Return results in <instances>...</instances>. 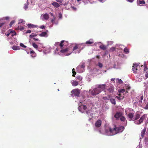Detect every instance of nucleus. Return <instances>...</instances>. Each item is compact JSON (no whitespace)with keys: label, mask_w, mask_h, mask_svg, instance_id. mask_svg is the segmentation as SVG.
Listing matches in <instances>:
<instances>
[{"label":"nucleus","mask_w":148,"mask_h":148,"mask_svg":"<svg viewBox=\"0 0 148 148\" xmlns=\"http://www.w3.org/2000/svg\"><path fill=\"white\" fill-rule=\"evenodd\" d=\"M124 129V127L123 126H119L118 127H116L114 125L113 129L109 128V131L112 134L111 135H112L122 132Z\"/></svg>","instance_id":"nucleus-1"},{"label":"nucleus","mask_w":148,"mask_h":148,"mask_svg":"<svg viewBox=\"0 0 148 148\" xmlns=\"http://www.w3.org/2000/svg\"><path fill=\"white\" fill-rule=\"evenodd\" d=\"M60 52L65 56H68L72 53V48L71 47H68L64 49H61Z\"/></svg>","instance_id":"nucleus-2"},{"label":"nucleus","mask_w":148,"mask_h":148,"mask_svg":"<svg viewBox=\"0 0 148 148\" xmlns=\"http://www.w3.org/2000/svg\"><path fill=\"white\" fill-rule=\"evenodd\" d=\"M147 114H143L142 116L141 117L139 120H137L136 121H135L134 122L137 125L140 124L142 123L143 122V120L147 118Z\"/></svg>","instance_id":"nucleus-3"},{"label":"nucleus","mask_w":148,"mask_h":148,"mask_svg":"<svg viewBox=\"0 0 148 148\" xmlns=\"http://www.w3.org/2000/svg\"><path fill=\"white\" fill-rule=\"evenodd\" d=\"M83 45L82 44H76L74 47H73V49H72V51H74L76 49H80L78 52L79 53L81 50L83 49Z\"/></svg>","instance_id":"nucleus-4"},{"label":"nucleus","mask_w":148,"mask_h":148,"mask_svg":"<svg viewBox=\"0 0 148 148\" xmlns=\"http://www.w3.org/2000/svg\"><path fill=\"white\" fill-rule=\"evenodd\" d=\"M114 87L113 85H111L110 87H109L108 88H106L104 90V92H108L110 93H112L114 91Z\"/></svg>","instance_id":"nucleus-5"},{"label":"nucleus","mask_w":148,"mask_h":148,"mask_svg":"<svg viewBox=\"0 0 148 148\" xmlns=\"http://www.w3.org/2000/svg\"><path fill=\"white\" fill-rule=\"evenodd\" d=\"M101 91V90L99 88H94L93 90L91 92V93L92 95H96L99 94Z\"/></svg>","instance_id":"nucleus-6"},{"label":"nucleus","mask_w":148,"mask_h":148,"mask_svg":"<svg viewBox=\"0 0 148 148\" xmlns=\"http://www.w3.org/2000/svg\"><path fill=\"white\" fill-rule=\"evenodd\" d=\"M72 94L74 95L75 96L79 97L80 93V92L79 90L77 89H75L73 90L71 92Z\"/></svg>","instance_id":"nucleus-7"},{"label":"nucleus","mask_w":148,"mask_h":148,"mask_svg":"<svg viewBox=\"0 0 148 148\" xmlns=\"http://www.w3.org/2000/svg\"><path fill=\"white\" fill-rule=\"evenodd\" d=\"M139 67V66L136 64H134L132 66V70L134 73H137V68Z\"/></svg>","instance_id":"nucleus-8"},{"label":"nucleus","mask_w":148,"mask_h":148,"mask_svg":"<svg viewBox=\"0 0 148 148\" xmlns=\"http://www.w3.org/2000/svg\"><path fill=\"white\" fill-rule=\"evenodd\" d=\"M102 123L101 121L100 120H98L96 121L95 123V126L96 127H99L101 125Z\"/></svg>","instance_id":"nucleus-9"},{"label":"nucleus","mask_w":148,"mask_h":148,"mask_svg":"<svg viewBox=\"0 0 148 148\" xmlns=\"http://www.w3.org/2000/svg\"><path fill=\"white\" fill-rule=\"evenodd\" d=\"M122 114L121 112H117L114 115V117L116 118V120L119 119V118L122 116Z\"/></svg>","instance_id":"nucleus-10"},{"label":"nucleus","mask_w":148,"mask_h":148,"mask_svg":"<svg viewBox=\"0 0 148 148\" xmlns=\"http://www.w3.org/2000/svg\"><path fill=\"white\" fill-rule=\"evenodd\" d=\"M106 84H99L98 85V88H99L100 89L102 90H105L106 88Z\"/></svg>","instance_id":"nucleus-11"},{"label":"nucleus","mask_w":148,"mask_h":148,"mask_svg":"<svg viewBox=\"0 0 148 148\" xmlns=\"http://www.w3.org/2000/svg\"><path fill=\"white\" fill-rule=\"evenodd\" d=\"M140 116V114L138 113H136L135 115V117L133 118V121H134L139 118Z\"/></svg>","instance_id":"nucleus-12"},{"label":"nucleus","mask_w":148,"mask_h":148,"mask_svg":"<svg viewBox=\"0 0 148 148\" xmlns=\"http://www.w3.org/2000/svg\"><path fill=\"white\" fill-rule=\"evenodd\" d=\"M146 131V128L145 127H144V129L141 131V138H143L144 136V135L145 134V132Z\"/></svg>","instance_id":"nucleus-13"},{"label":"nucleus","mask_w":148,"mask_h":148,"mask_svg":"<svg viewBox=\"0 0 148 148\" xmlns=\"http://www.w3.org/2000/svg\"><path fill=\"white\" fill-rule=\"evenodd\" d=\"M134 113H130L128 114V117L130 118V121L133 120V117H134Z\"/></svg>","instance_id":"nucleus-14"},{"label":"nucleus","mask_w":148,"mask_h":148,"mask_svg":"<svg viewBox=\"0 0 148 148\" xmlns=\"http://www.w3.org/2000/svg\"><path fill=\"white\" fill-rule=\"evenodd\" d=\"M27 25L28 27L29 28H34L38 27L37 25H34V24H28Z\"/></svg>","instance_id":"nucleus-15"},{"label":"nucleus","mask_w":148,"mask_h":148,"mask_svg":"<svg viewBox=\"0 0 148 148\" xmlns=\"http://www.w3.org/2000/svg\"><path fill=\"white\" fill-rule=\"evenodd\" d=\"M40 37H47V32H43L39 35Z\"/></svg>","instance_id":"nucleus-16"},{"label":"nucleus","mask_w":148,"mask_h":148,"mask_svg":"<svg viewBox=\"0 0 148 148\" xmlns=\"http://www.w3.org/2000/svg\"><path fill=\"white\" fill-rule=\"evenodd\" d=\"M119 96H116V98L119 100H121L123 99L124 97L123 96H121L120 93L118 94Z\"/></svg>","instance_id":"nucleus-17"},{"label":"nucleus","mask_w":148,"mask_h":148,"mask_svg":"<svg viewBox=\"0 0 148 148\" xmlns=\"http://www.w3.org/2000/svg\"><path fill=\"white\" fill-rule=\"evenodd\" d=\"M52 4L56 8H58V7L60 6V5H59V3H57L56 2H54L52 3Z\"/></svg>","instance_id":"nucleus-18"},{"label":"nucleus","mask_w":148,"mask_h":148,"mask_svg":"<svg viewBox=\"0 0 148 148\" xmlns=\"http://www.w3.org/2000/svg\"><path fill=\"white\" fill-rule=\"evenodd\" d=\"M30 53L32 54L31 56L32 57L34 58L36 56V53L33 50H32L30 51Z\"/></svg>","instance_id":"nucleus-19"},{"label":"nucleus","mask_w":148,"mask_h":148,"mask_svg":"<svg viewBox=\"0 0 148 148\" xmlns=\"http://www.w3.org/2000/svg\"><path fill=\"white\" fill-rule=\"evenodd\" d=\"M99 48L101 49H102L103 50H105L106 49L107 47L106 46H105L103 45H101L100 46Z\"/></svg>","instance_id":"nucleus-20"},{"label":"nucleus","mask_w":148,"mask_h":148,"mask_svg":"<svg viewBox=\"0 0 148 148\" xmlns=\"http://www.w3.org/2000/svg\"><path fill=\"white\" fill-rule=\"evenodd\" d=\"M72 85L73 86H77L79 84L78 82L76 81H73L71 83Z\"/></svg>","instance_id":"nucleus-21"},{"label":"nucleus","mask_w":148,"mask_h":148,"mask_svg":"<svg viewBox=\"0 0 148 148\" xmlns=\"http://www.w3.org/2000/svg\"><path fill=\"white\" fill-rule=\"evenodd\" d=\"M93 43V41L92 39H90L89 40L86 42L85 44H91Z\"/></svg>","instance_id":"nucleus-22"},{"label":"nucleus","mask_w":148,"mask_h":148,"mask_svg":"<svg viewBox=\"0 0 148 148\" xmlns=\"http://www.w3.org/2000/svg\"><path fill=\"white\" fill-rule=\"evenodd\" d=\"M12 49L14 50H16L20 49L19 46H14L12 47Z\"/></svg>","instance_id":"nucleus-23"},{"label":"nucleus","mask_w":148,"mask_h":148,"mask_svg":"<svg viewBox=\"0 0 148 148\" xmlns=\"http://www.w3.org/2000/svg\"><path fill=\"white\" fill-rule=\"evenodd\" d=\"M137 3L139 5H141L143 4H145V1L143 0V1H137Z\"/></svg>","instance_id":"nucleus-24"},{"label":"nucleus","mask_w":148,"mask_h":148,"mask_svg":"<svg viewBox=\"0 0 148 148\" xmlns=\"http://www.w3.org/2000/svg\"><path fill=\"white\" fill-rule=\"evenodd\" d=\"M110 101L112 104L115 105L116 104V101L114 99H110Z\"/></svg>","instance_id":"nucleus-25"},{"label":"nucleus","mask_w":148,"mask_h":148,"mask_svg":"<svg viewBox=\"0 0 148 148\" xmlns=\"http://www.w3.org/2000/svg\"><path fill=\"white\" fill-rule=\"evenodd\" d=\"M110 99V95H109L106 97H103V99L104 100H108Z\"/></svg>","instance_id":"nucleus-26"},{"label":"nucleus","mask_w":148,"mask_h":148,"mask_svg":"<svg viewBox=\"0 0 148 148\" xmlns=\"http://www.w3.org/2000/svg\"><path fill=\"white\" fill-rule=\"evenodd\" d=\"M64 42V40H62L61 41L60 44L59 45H60V47L61 49H62L63 46L64 45V44H63V43Z\"/></svg>","instance_id":"nucleus-27"},{"label":"nucleus","mask_w":148,"mask_h":148,"mask_svg":"<svg viewBox=\"0 0 148 148\" xmlns=\"http://www.w3.org/2000/svg\"><path fill=\"white\" fill-rule=\"evenodd\" d=\"M43 17L44 18V19H46V20L48 19L49 18V14H45L44 15Z\"/></svg>","instance_id":"nucleus-28"},{"label":"nucleus","mask_w":148,"mask_h":148,"mask_svg":"<svg viewBox=\"0 0 148 148\" xmlns=\"http://www.w3.org/2000/svg\"><path fill=\"white\" fill-rule=\"evenodd\" d=\"M124 52L126 54H128L129 53V50L126 47L124 48Z\"/></svg>","instance_id":"nucleus-29"},{"label":"nucleus","mask_w":148,"mask_h":148,"mask_svg":"<svg viewBox=\"0 0 148 148\" xmlns=\"http://www.w3.org/2000/svg\"><path fill=\"white\" fill-rule=\"evenodd\" d=\"M125 92V90L124 89H122L118 90V92L120 93H123Z\"/></svg>","instance_id":"nucleus-30"},{"label":"nucleus","mask_w":148,"mask_h":148,"mask_svg":"<svg viewBox=\"0 0 148 148\" xmlns=\"http://www.w3.org/2000/svg\"><path fill=\"white\" fill-rule=\"evenodd\" d=\"M120 119L121 121H122L124 122L125 120H126V119L125 118L124 116H122L121 117H120Z\"/></svg>","instance_id":"nucleus-31"},{"label":"nucleus","mask_w":148,"mask_h":148,"mask_svg":"<svg viewBox=\"0 0 148 148\" xmlns=\"http://www.w3.org/2000/svg\"><path fill=\"white\" fill-rule=\"evenodd\" d=\"M37 36V34H32L29 35V37L30 38H33L34 37H35Z\"/></svg>","instance_id":"nucleus-32"},{"label":"nucleus","mask_w":148,"mask_h":148,"mask_svg":"<svg viewBox=\"0 0 148 148\" xmlns=\"http://www.w3.org/2000/svg\"><path fill=\"white\" fill-rule=\"evenodd\" d=\"M7 25L5 24V23H0V27H1L2 26H6Z\"/></svg>","instance_id":"nucleus-33"},{"label":"nucleus","mask_w":148,"mask_h":148,"mask_svg":"<svg viewBox=\"0 0 148 148\" xmlns=\"http://www.w3.org/2000/svg\"><path fill=\"white\" fill-rule=\"evenodd\" d=\"M32 46H33V47L36 49H37L38 48V46L37 45L35 44L34 43H32Z\"/></svg>","instance_id":"nucleus-34"},{"label":"nucleus","mask_w":148,"mask_h":148,"mask_svg":"<svg viewBox=\"0 0 148 148\" xmlns=\"http://www.w3.org/2000/svg\"><path fill=\"white\" fill-rule=\"evenodd\" d=\"M76 79L79 80V81H81L82 79V77L81 76H77L76 77Z\"/></svg>","instance_id":"nucleus-35"},{"label":"nucleus","mask_w":148,"mask_h":148,"mask_svg":"<svg viewBox=\"0 0 148 148\" xmlns=\"http://www.w3.org/2000/svg\"><path fill=\"white\" fill-rule=\"evenodd\" d=\"M75 69L74 68H73V75L72 76L73 77H75V75L76 74V72H75V71H74Z\"/></svg>","instance_id":"nucleus-36"},{"label":"nucleus","mask_w":148,"mask_h":148,"mask_svg":"<svg viewBox=\"0 0 148 148\" xmlns=\"http://www.w3.org/2000/svg\"><path fill=\"white\" fill-rule=\"evenodd\" d=\"M28 8V4L27 3H26L24 4V9L25 10L27 9Z\"/></svg>","instance_id":"nucleus-37"},{"label":"nucleus","mask_w":148,"mask_h":148,"mask_svg":"<svg viewBox=\"0 0 148 148\" xmlns=\"http://www.w3.org/2000/svg\"><path fill=\"white\" fill-rule=\"evenodd\" d=\"M15 21L13 20L11 21V22H10V24H9L10 26V27L12 26V25L14 23H15Z\"/></svg>","instance_id":"nucleus-38"},{"label":"nucleus","mask_w":148,"mask_h":148,"mask_svg":"<svg viewBox=\"0 0 148 148\" xmlns=\"http://www.w3.org/2000/svg\"><path fill=\"white\" fill-rule=\"evenodd\" d=\"M18 28L20 30H23L24 29V28L22 26H19Z\"/></svg>","instance_id":"nucleus-39"},{"label":"nucleus","mask_w":148,"mask_h":148,"mask_svg":"<svg viewBox=\"0 0 148 148\" xmlns=\"http://www.w3.org/2000/svg\"><path fill=\"white\" fill-rule=\"evenodd\" d=\"M118 81L119 83L121 84L123 83V82L121 79H118Z\"/></svg>","instance_id":"nucleus-40"},{"label":"nucleus","mask_w":148,"mask_h":148,"mask_svg":"<svg viewBox=\"0 0 148 148\" xmlns=\"http://www.w3.org/2000/svg\"><path fill=\"white\" fill-rule=\"evenodd\" d=\"M98 66L100 68H102L103 66V65L102 63L99 62L98 63Z\"/></svg>","instance_id":"nucleus-41"},{"label":"nucleus","mask_w":148,"mask_h":148,"mask_svg":"<svg viewBox=\"0 0 148 148\" xmlns=\"http://www.w3.org/2000/svg\"><path fill=\"white\" fill-rule=\"evenodd\" d=\"M20 46L22 47L23 48H26V46L24 45L23 43H21L20 44Z\"/></svg>","instance_id":"nucleus-42"},{"label":"nucleus","mask_w":148,"mask_h":148,"mask_svg":"<svg viewBox=\"0 0 148 148\" xmlns=\"http://www.w3.org/2000/svg\"><path fill=\"white\" fill-rule=\"evenodd\" d=\"M116 48L115 47H111L110 49V51H114L115 50Z\"/></svg>","instance_id":"nucleus-43"},{"label":"nucleus","mask_w":148,"mask_h":148,"mask_svg":"<svg viewBox=\"0 0 148 148\" xmlns=\"http://www.w3.org/2000/svg\"><path fill=\"white\" fill-rule=\"evenodd\" d=\"M40 28L42 29H44L45 28V26L44 25H42L41 26H40Z\"/></svg>","instance_id":"nucleus-44"},{"label":"nucleus","mask_w":148,"mask_h":148,"mask_svg":"<svg viewBox=\"0 0 148 148\" xmlns=\"http://www.w3.org/2000/svg\"><path fill=\"white\" fill-rule=\"evenodd\" d=\"M81 68L82 69H84L85 68V64L84 63H83L82 64L81 66Z\"/></svg>","instance_id":"nucleus-45"},{"label":"nucleus","mask_w":148,"mask_h":148,"mask_svg":"<svg viewBox=\"0 0 148 148\" xmlns=\"http://www.w3.org/2000/svg\"><path fill=\"white\" fill-rule=\"evenodd\" d=\"M145 77L146 78H148V71L146 73L145 75Z\"/></svg>","instance_id":"nucleus-46"},{"label":"nucleus","mask_w":148,"mask_h":148,"mask_svg":"<svg viewBox=\"0 0 148 148\" xmlns=\"http://www.w3.org/2000/svg\"><path fill=\"white\" fill-rule=\"evenodd\" d=\"M56 1L59 3H62V2L63 0H56Z\"/></svg>","instance_id":"nucleus-47"},{"label":"nucleus","mask_w":148,"mask_h":148,"mask_svg":"<svg viewBox=\"0 0 148 148\" xmlns=\"http://www.w3.org/2000/svg\"><path fill=\"white\" fill-rule=\"evenodd\" d=\"M144 109L146 110H147L148 109V103H147L146 106L145 107Z\"/></svg>","instance_id":"nucleus-48"},{"label":"nucleus","mask_w":148,"mask_h":148,"mask_svg":"<svg viewBox=\"0 0 148 148\" xmlns=\"http://www.w3.org/2000/svg\"><path fill=\"white\" fill-rule=\"evenodd\" d=\"M147 67L146 66H144V71H146L147 70Z\"/></svg>","instance_id":"nucleus-49"},{"label":"nucleus","mask_w":148,"mask_h":148,"mask_svg":"<svg viewBox=\"0 0 148 148\" xmlns=\"http://www.w3.org/2000/svg\"><path fill=\"white\" fill-rule=\"evenodd\" d=\"M83 109L84 110H86L87 109V107L86 106L83 105Z\"/></svg>","instance_id":"nucleus-50"},{"label":"nucleus","mask_w":148,"mask_h":148,"mask_svg":"<svg viewBox=\"0 0 148 148\" xmlns=\"http://www.w3.org/2000/svg\"><path fill=\"white\" fill-rule=\"evenodd\" d=\"M62 17V14L61 13L59 14V18H61Z\"/></svg>","instance_id":"nucleus-51"},{"label":"nucleus","mask_w":148,"mask_h":148,"mask_svg":"<svg viewBox=\"0 0 148 148\" xmlns=\"http://www.w3.org/2000/svg\"><path fill=\"white\" fill-rule=\"evenodd\" d=\"M53 18H54L52 19L51 20V22L52 23H53V22H54V21L55 19V18L54 16V17H53Z\"/></svg>","instance_id":"nucleus-52"},{"label":"nucleus","mask_w":148,"mask_h":148,"mask_svg":"<svg viewBox=\"0 0 148 148\" xmlns=\"http://www.w3.org/2000/svg\"><path fill=\"white\" fill-rule=\"evenodd\" d=\"M31 33V30H28L26 32V33Z\"/></svg>","instance_id":"nucleus-53"},{"label":"nucleus","mask_w":148,"mask_h":148,"mask_svg":"<svg viewBox=\"0 0 148 148\" xmlns=\"http://www.w3.org/2000/svg\"><path fill=\"white\" fill-rule=\"evenodd\" d=\"M127 1L130 3H132L134 0H127Z\"/></svg>","instance_id":"nucleus-54"},{"label":"nucleus","mask_w":148,"mask_h":148,"mask_svg":"<svg viewBox=\"0 0 148 148\" xmlns=\"http://www.w3.org/2000/svg\"><path fill=\"white\" fill-rule=\"evenodd\" d=\"M33 39L34 40L36 41H38L39 40L37 38H33Z\"/></svg>","instance_id":"nucleus-55"},{"label":"nucleus","mask_w":148,"mask_h":148,"mask_svg":"<svg viewBox=\"0 0 148 148\" xmlns=\"http://www.w3.org/2000/svg\"><path fill=\"white\" fill-rule=\"evenodd\" d=\"M130 87H128V88H127V90H126L127 92V90H130Z\"/></svg>","instance_id":"nucleus-56"},{"label":"nucleus","mask_w":148,"mask_h":148,"mask_svg":"<svg viewBox=\"0 0 148 148\" xmlns=\"http://www.w3.org/2000/svg\"><path fill=\"white\" fill-rule=\"evenodd\" d=\"M143 95L141 96L140 97V99H141V101L142 100H143Z\"/></svg>","instance_id":"nucleus-57"},{"label":"nucleus","mask_w":148,"mask_h":148,"mask_svg":"<svg viewBox=\"0 0 148 148\" xmlns=\"http://www.w3.org/2000/svg\"><path fill=\"white\" fill-rule=\"evenodd\" d=\"M49 13L51 16H53V17L54 16L53 15V14L52 13L50 12Z\"/></svg>","instance_id":"nucleus-58"},{"label":"nucleus","mask_w":148,"mask_h":148,"mask_svg":"<svg viewBox=\"0 0 148 148\" xmlns=\"http://www.w3.org/2000/svg\"><path fill=\"white\" fill-rule=\"evenodd\" d=\"M20 23H22L23 22V20H20L19 21Z\"/></svg>","instance_id":"nucleus-59"},{"label":"nucleus","mask_w":148,"mask_h":148,"mask_svg":"<svg viewBox=\"0 0 148 148\" xmlns=\"http://www.w3.org/2000/svg\"><path fill=\"white\" fill-rule=\"evenodd\" d=\"M67 4V3H62V4H61V5H66Z\"/></svg>","instance_id":"nucleus-60"},{"label":"nucleus","mask_w":148,"mask_h":148,"mask_svg":"<svg viewBox=\"0 0 148 148\" xmlns=\"http://www.w3.org/2000/svg\"><path fill=\"white\" fill-rule=\"evenodd\" d=\"M10 35V33H8L7 34H6V35L7 36V37H8L9 35Z\"/></svg>","instance_id":"nucleus-61"},{"label":"nucleus","mask_w":148,"mask_h":148,"mask_svg":"<svg viewBox=\"0 0 148 148\" xmlns=\"http://www.w3.org/2000/svg\"><path fill=\"white\" fill-rule=\"evenodd\" d=\"M97 58L98 59L99 58H100V56H97Z\"/></svg>","instance_id":"nucleus-62"},{"label":"nucleus","mask_w":148,"mask_h":148,"mask_svg":"<svg viewBox=\"0 0 148 148\" xmlns=\"http://www.w3.org/2000/svg\"><path fill=\"white\" fill-rule=\"evenodd\" d=\"M9 18L8 17H6V19H8Z\"/></svg>","instance_id":"nucleus-63"},{"label":"nucleus","mask_w":148,"mask_h":148,"mask_svg":"<svg viewBox=\"0 0 148 148\" xmlns=\"http://www.w3.org/2000/svg\"><path fill=\"white\" fill-rule=\"evenodd\" d=\"M86 113L88 114V111H86Z\"/></svg>","instance_id":"nucleus-64"}]
</instances>
